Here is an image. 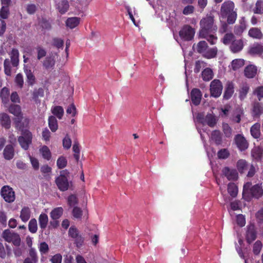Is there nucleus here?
I'll use <instances>...</instances> for the list:
<instances>
[{
	"mask_svg": "<svg viewBox=\"0 0 263 263\" xmlns=\"http://www.w3.org/2000/svg\"><path fill=\"white\" fill-rule=\"evenodd\" d=\"M237 14L236 11L232 12L228 14L227 15L222 16L223 17H227V23L229 24H233L237 18Z\"/></svg>",
	"mask_w": 263,
	"mask_h": 263,
	"instance_id": "obj_53",
	"label": "nucleus"
},
{
	"mask_svg": "<svg viewBox=\"0 0 263 263\" xmlns=\"http://www.w3.org/2000/svg\"><path fill=\"white\" fill-rule=\"evenodd\" d=\"M67 202L70 206H74L78 203V199L76 195L71 194L67 198Z\"/></svg>",
	"mask_w": 263,
	"mask_h": 263,
	"instance_id": "obj_60",
	"label": "nucleus"
},
{
	"mask_svg": "<svg viewBox=\"0 0 263 263\" xmlns=\"http://www.w3.org/2000/svg\"><path fill=\"white\" fill-rule=\"evenodd\" d=\"M9 111L13 115H22L21 106L16 104L11 105L9 107Z\"/></svg>",
	"mask_w": 263,
	"mask_h": 263,
	"instance_id": "obj_46",
	"label": "nucleus"
},
{
	"mask_svg": "<svg viewBox=\"0 0 263 263\" xmlns=\"http://www.w3.org/2000/svg\"><path fill=\"white\" fill-rule=\"evenodd\" d=\"M196 120L203 125L206 124L211 127L216 124L218 120L216 116H196Z\"/></svg>",
	"mask_w": 263,
	"mask_h": 263,
	"instance_id": "obj_11",
	"label": "nucleus"
},
{
	"mask_svg": "<svg viewBox=\"0 0 263 263\" xmlns=\"http://www.w3.org/2000/svg\"><path fill=\"white\" fill-rule=\"evenodd\" d=\"M248 53L251 55H260L263 53V45L259 43H254L251 46Z\"/></svg>",
	"mask_w": 263,
	"mask_h": 263,
	"instance_id": "obj_19",
	"label": "nucleus"
},
{
	"mask_svg": "<svg viewBox=\"0 0 263 263\" xmlns=\"http://www.w3.org/2000/svg\"><path fill=\"white\" fill-rule=\"evenodd\" d=\"M216 32H208L199 33V35L201 38L205 39L209 42L211 45H214L217 41V37L210 33H214Z\"/></svg>",
	"mask_w": 263,
	"mask_h": 263,
	"instance_id": "obj_24",
	"label": "nucleus"
},
{
	"mask_svg": "<svg viewBox=\"0 0 263 263\" xmlns=\"http://www.w3.org/2000/svg\"><path fill=\"white\" fill-rule=\"evenodd\" d=\"M1 195L4 200L8 203H12L15 199L14 191L8 185H5L2 187Z\"/></svg>",
	"mask_w": 263,
	"mask_h": 263,
	"instance_id": "obj_8",
	"label": "nucleus"
},
{
	"mask_svg": "<svg viewBox=\"0 0 263 263\" xmlns=\"http://www.w3.org/2000/svg\"><path fill=\"white\" fill-rule=\"evenodd\" d=\"M36 50L37 52V59L38 60H40L46 57L47 52L43 47L38 46L36 47Z\"/></svg>",
	"mask_w": 263,
	"mask_h": 263,
	"instance_id": "obj_58",
	"label": "nucleus"
},
{
	"mask_svg": "<svg viewBox=\"0 0 263 263\" xmlns=\"http://www.w3.org/2000/svg\"><path fill=\"white\" fill-rule=\"evenodd\" d=\"M15 127L20 130L23 131L24 128L27 127L29 124V120L26 116H16L14 119Z\"/></svg>",
	"mask_w": 263,
	"mask_h": 263,
	"instance_id": "obj_13",
	"label": "nucleus"
},
{
	"mask_svg": "<svg viewBox=\"0 0 263 263\" xmlns=\"http://www.w3.org/2000/svg\"><path fill=\"white\" fill-rule=\"evenodd\" d=\"M236 167L240 173H243L249 167L247 162L243 159L239 160L236 164Z\"/></svg>",
	"mask_w": 263,
	"mask_h": 263,
	"instance_id": "obj_36",
	"label": "nucleus"
},
{
	"mask_svg": "<svg viewBox=\"0 0 263 263\" xmlns=\"http://www.w3.org/2000/svg\"><path fill=\"white\" fill-rule=\"evenodd\" d=\"M55 55H57V53L55 55L51 53L45 58L43 62V66L45 69L49 70L54 68L55 64Z\"/></svg>",
	"mask_w": 263,
	"mask_h": 263,
	"instance_id": "obj_16",
	"label": "nucleus"
},
{
	"mask_svg": "<svg viewBox=\"0 0 263 263\" xmlns=\"http://www.w3.org/2000/svg\"><path fill=\"white\" fill-rule=\"evenodd\" d=\"M10 60L6 59L4 62V72L6 75L10 76L11 74V64L13 67H17L19 63V52L17 49L13 48L10 53Z\"/></svg>",
	"mask_w": 263,
	"mask_h": 263,
	"instance_id": "obj_2",
	"label": "nucleus"
},
{
	"mask_svg": "<svg viewBox=\"0 0 263 263\" xmlns=\"http://www.w3.org/2000/svg\"><path fill=\"white\" fill-rule=\"evenodd\" d=\"M27 81L28 85L32 86L35 82V78L31 70H26L25 71Z\"/></svg>",
	"mask_w": 263,
	"mask_h": 263,
	"instance_id": "obj_47",
	"label": "nucleus"
},
{
	"mask_svg": "<svg viewBox=\"0 0 263 263\" xmlns=\"http://www.w3.org/2000/svg\"><path fill=\"white\" fill-rule=\"evenodd\" d=\"M67 160L64 156H60L57 161V165L58 168L63 169L66 166Z\"/></svg>",
	"mask_w": 263,
	"mask_h": 263,
	"instance_id": "obj_54",
	"label": "nucleus"
},
{
	"mask_svg": "<svg viewBox=\"0 0 263 263\" xmlns=\"http://www.w3.org/2000/svg\"><path fill=\"white\" fill-rule=\"evenodd\" d=\"M1 125L6 129L10 127L11 121L10 116H1L0 119Z\"/></svg>",
	"mask_w": 263,
	"mask_h": 263,
	"instance_id": "obj_55",
	"label": "nucleus"
},
{
	"mask_svg": "<svg viewBox=\"0 0 263 263\" xmlns=\"http://www.w3.org/2000/svg\"><path fill=\"white\" fill-rule=\"evenodd\" d=\"M200 30L199 33L208 32H216L217 27L214 23V16L207 14L200 22Z\"/></svg>",
	"mask_w": 263,
	"mask_h": 263,
	"instance_id": "obj_3",
	"label": "nucleus"
},
{
	"mask_svg": "<svg viewBox=\"0 0 263 263\" xmlns=\"http://www.w3.org/2000/svg\"><path fill=\"white\" fill-rule=\"evenodd\" d=\"M257 67L254 65H249L246 67L244 74L246 77L249 79L253 78L257 73Z\"/></svg>",
	"mask_w": 263,
	"mask_h": 263,
	"instance_id": "obj_21",
	"label": "nucleus"
},
{
	"mask_svg": "<svg viewBox=\"0 0 263 263\" xmlns=\"http://www.w3.org/2000/svg\"><path fill=\"white\" fill-rule=\"evenodd\" d=\"M253 112L254 115H261L263 114V105L262 104L256 102L253 106Z\"/></svg>",
	"mask_w": 263,
	"mask_h": 263,
	"instance_id": "obj_43",
	"label": "nucleus"
},
{
	"mask_svg": "<svg viewBox=\"0 0 263 263\" xmlns=\"http://www.w3.org/2000/svg\"><path fill=\"white\" fill-rule=\"evenodd\" d=\"M38 256L37 253L34 248H30L29 250V256L24 260V263H37Z\"/></svg>",
	"mask_w": 263,
	"mask_h": 263,
	"instance_id": "obj_22",
	"label": "nucleus"
},
{
	"mask_svg": "<svg viewBox=\"0 0 263 263\" xmlns=\"http://www.w3.org/2000/svg\"><path fill=\"white\" fill-rule=\"evenodd\" d=\"M234 92V86L233 82L228 81L226 85L223 98L225 100L230 99Z\"/></svg>",
	"mask_w": 263,
	"mask_h": 263,
	"instance_id": "obj_20",
	"label": "nucleus"
},
{
	"mask_svg": "<svg viewBox=\"0 0 263 263\" xmlns=\"http://www.w3.org/2000/svg\"><path fill=\"white\" fill-rule=\"evenodd\" d=\"M15 82L16 84L20 88H22L24 85V79L22 74L18 73L15 78Z\"/></svg>",
	"mask_w": 263,
	"mask_h": 263,
	"instance_id": "obj_63",
	"label": "nucleus"
},
{
	"mask_svg": "<svg viewBox=\"0 0 263 263\" xmlns=\"http://www.w3.org/2000/svg\"><path fill=\"white\" fill-rule=\"evenodd\" d=\"M248 35L254 39H260L262 36V33L260 30L258 28H252L248 32Z\"/></svg>",
	"mask_w": 263,
	"mask_h": 263,
	"instance_id": "obj_33",
	"label": "nucleus"
},
{
	"mask_svg": "<svg viewBox=\"0 0 263 263\" xmlns=\"http://www.w3.org/2000/svg\"><path fill=\"white\" fill-rule=\"evenodd\" d=\"M195 29L189 25H184L179 32L180 38L185 41H191L194 36Z\"/></svg>",
	"mask_w": 263,
	"mask_h": 263,
	"instance_id": "obj_7",
	"label": "nucleus"
},
{
	"mask_svg": "<svg viewBox=\"0 0 263 263\" xmlns=\"http://www.w3.org/2000/svg\"><path fill=\"white\" fill-rule=\"evenodd\" d=\"M69 7V2L67 0H61L58 4V9L61 14L65 13Z\"/></svg>",
	"mask_w": 263,
	"mask_h": 263,
	"instance_id": "obj_28",
	"label": "nucleus"
},
{
	"mask_svg": "<svg viewBox=\"0 0 263 263\" xmlns=\"http://www.w3.org/2000/svg\"><path fill=\"white\" fill-rule=\"evenodd\" d=\"M246 28V24L240 22L239 25H235L234 28V33L237 35H240Z\"/></svg>",
	"mask_w": 263,
	"mask_h": 263,
	"instance_id": "obj_44",
	"label": "nucleus"
},
{
	"mask_svg": "<svg viewBox=\"0 0 263 263\" xmlns=\"http://www.w3.org/2000/svg\"><path fill=\"white\" fill-rule=\"evenodd\" d=\"M39 251L42 254H46L49 250L48 244L45 242H42L40 244Z\"/></svg>",
	"mask_w": 263,
	"mask_h": 263,
	"instance_id": "obj_62",
	"label": "nucleus"
},
{
	"mask_svg": "<svg viewBox=\"0 0 263 263\" xmlns=\"http://www.w3.org/2000/svg\"><path fill=\"white\" fill-rule=\"evenodd\" d=\"M2 237L8 242H12L16 247L21 245V239L20 235L14 232H12L9 229L5 230L2 233Z\"/></svg>",
	"mask_w": 263,
	"mask_h": 263,
	"instance_id": "obj_5",
	"label": "nucleus"
},
{
	"mask_svg": "<svg viewBox=\"0 0 263 263\" xmlns=\"http://www.w3.org/2000/svg\"><path fill=\"white\" fill-rule=\"evenodd\" d=\"M228 192L233 198L237 196L238 194V187L234 183H229L228 185Z\"/></svg>",
	"mask_w": 263,
	"mask_h": 263,
	"instance_id": "obj_40",
	"label": "nucleus"
},
{
	"mask_svg": "<svg viewBox=\"0 0 263 263\" xmlns=\"http://www.w3.org/2000/svg\"><path fill=\"white\" fill-rule=\"evenodd\" d=\"M254 94L256 95L258 100L260 101L263 98V86L256 87L254 91Z\"/></svg>",
	"mask_w": 263,
	"mask_h": 263,
	"instance_id": "obj_64",
	"label": "nucleus"
},
{
	"mask_svg": "<svg viewBox=\"0 0 263 263\" xmlns=\"http://www.w3.org/2000/svg\"><path fill=\"white\" fill-rule=\"evenodd\" d=\"M208 45L207 43L204 41L199 42L196 46V50L199 53L202 54V56L208 49Z\"/></svg>",
	"mask_w": 263,
	"mask_h": 263,
	"instance_id": "obj_35",
	"label": "nucleus"
},
{
	"mask_svg": "<svg viewBox=\"0 0 263 263\" xmlns=\"http://www.w3.org/2000/svg\"><path fill=\"white\" fill-rule=\"evenodd\" d=\"M10 91L8 88L3 87L0 92V98L2 103L5 106L9 105V103Z\"/></svg>",
	"mask_w": 263,
	"mask_h": 263,
	"instance_id": "obj_23",
	"label": "nucleus"
},
{
	"mask_svg": "<svg viewBox=\"0 0 263 263\" xmlns=\"http://www.w3.org/2000/svg\"><path fill=\"white\" fill-rule=\"evenodd\" d=\"M213 71L209 68L204 69L201 73L202 79L205 81H209L213 78Z\"/></svg>",
	"mask_w": 263,
	"mask_h": 263,
	"instance_id": "obj_42",
	"label": "nucleus"
},
{
	"mask_svg": "<svg viewBox=\"0 0 263 263\" xmlns=\"http://www.w3.org/2000/svg\"><path fill=\"white\" fill-rule=\"evenodd\" d=\"M52 45L58 49L63 48L64 40L58 37H54L52 39Z\"/></svg>",
	"mask_w": 263,
	"mask_h": 263,
	"instance_id": "obj_57",
	"label": "nucleus"
},
{
	"mask_svg": "<svg viewBox=\"0 0 263 263\" xmlns=\"http://www.w3.org/2000/svg\"><path fill=\"white\" fill-rule=\"evenodd\" d=\"M222 172L229 180H236L238 178V173L235 169H231L226 166L222 169Z\"/></svg>",
	"mask_w": 263,
	"mask_h": 263,
	"instance_id": "obj_17",
	"label": "nucleus"
},
{
	"mask_svg": "<svg viewBox=\"0 0 263 263\" xmlns=\"http://www.w3.org/2000/svg\"><path fill=\"white\" fill-rule=\"evenodd\" d=\"M202 94L198 88H193L190 93V98L193 104L197 106L200 104Z\"/></svg>",
	"mask_w": 263,
	"mask_h": 263,
	"instance_id": "obj_14",
	"label": "nucleus"
},
{
	"mask_svg": "<svg viewBox=\"0 0 263 263\" xmlns=\"http://www.w3.org/2000/svg\"><path fill=\"white\" fill-rule=\"evenodd\" d=\"M243 41L242 39H235L230 46V50L233 53H238L241 51L243 48Z\"/></svg>",
	"mask_w": 263,
	"mask_h": 263,
	"instance_id": "obj_18",
	"label": "nucleus"
},
{
	"mask_svg": "<svg viewBox=\"0 0 263 263\" xmlns=\"http://www.w3.org/2000/svg\"><path fill=\"white\" fill-rule=\"evenodd\" d=\"M218 52V49L214 47L207 49L203 57L208 59H211L216 57Z\"/></svg>",
	"mask_w": 263,
	"mask_h": 263,
	"instance_id": "obj_30",
	"label": "nucleus"
},
{
	"mask_svg": "<svg viewBox=\"0 0 263 263\" xmlns=\"http://www.w3.org/2000/svg\"><path fill=\"white\" fill-rule=\"evenodd\" d=\"M72 150L74 152L73 157L76 159V162H78L80 159V149L79 147V144L78 142H74L72 146Z\"/></svg>",
	"mask_w": 263,
	"mask_h": 263,
	"instance_id": "obj_50",
	"label": "nucleus"
},
{
	"mask_svg": "<svg viewBox=\"0 0 263 263\" xmlns=\"http://www.w3.org/2000/svg\"><path fill=\"white\" fill-rule=\"evenodd\" d=\"M80 20V18L78 17H69L66 21V26L71 29H73L79 24Z\"/></svg>",
	"mask_w": 263,
	"mask_h": 263,
	"instance_id": "obj_31",
	"label": "nucleus"
},
{
	"mask_svg": "<svg viewBox=\"0 0 263 263\" xmlns=\"http://www.w3.org/2000/svg\"><path fill=\"white\" fill-rule=\"evenodd\" d=\"M69 174V172L67 170L61 171L60 176L55 179V183L61 191H67L71 184V182H69L67 179Z\"/></svg>",
	"mask_w": 263,
	"mask_h": 263,
	"instance_id": "obj_4",
	"label": "nucleus"
},
{
	"mask_svg": "<svg viewBox=\"0 0 263 263\" xmlns=\"http://www.w3.org/2000/svg\"><path fill=\"white\" fill-rule=\"evenodd\" d=\"M260 125L259 123H255L251 127V135L255 139L258 138L260 136Z\"/></svg>",
	"mask_w": 263,
	"mask_h": 263,
	"instance_id": "obj_38",
	"label": "nucleus"
},
{
	"mask_svg": "<svg viewBox=\"0 0 263 263\" xmlns=\"http://www.w3.org/2000/svg\"><path fill=\"white\" fill-rule=\"evenodd\" d=\"M263 195V189L260 184H256L252 186V183L248 182L243 185L242 196L246 200H249L251 197L256 199Z\"/></svg>",
	"mask_w": 263,
	"mask_h": 263,
	"instance_id": "obj_1",
	"label": "nucleus"
},
{
	"mask_svg": "<svg viewBox=\"0 0 263 263\" xmlns=\"http://www.w3.org/2000/svg\"><path fill=\"white\" fill-rule=\"evenodd\" d=\"M40 152L43 158L44 159L47 160H49L51 158V152L48 148V147L46 145L43 146L40 149Z\"/></svg>",
	"mask_w": 263,
	"mask_h": 263,
	"instance_id": "obj_37",
	"label": "nucleus"
},
{
	"mask_svg": "<svg viewBox=\"0 0 263 263\" xmlns=\"http://www.w3.org/2000/svg\"><path fill=\"white\" fill-rule=\"evenodd\" d=\"M245 65V61L242 59H235L232 62V67L234 70H237Z\"/></svg>",
	"mask_w": 263,
	"mask_h": 263,
	"instance_id": "obj_45",
	"label": "nucleus"
},
{
	"mask_svg": "<svg viewBox=\"0 0 263 263\" xmlns=\"http://www.w3.org/2000/svg\"><path fill=\"white\" fill-rule=\"evenodd\" d=\"M56 116H49L48 125L52 132H55L58 128V124ZM59 119H62V116H57Z\"/></svg>",
	"mask_w": 263,
	"mask_h": 263,
	"instance_id": "obj_26",
	"label": "nucleus"
},
{
	"mask_svg": "<svg viewBox=\"0 0 263 263\" xmlns=\"http://www.w3.org/2000/svg\"><path fill=\"white\" fill-rule=\"evenodd\" d=\"M39 221L40 228L42 229H45L47 227L48 221L47 215L45 213H42L39 216Z\"/></svg>",
	"mask_w": 263,
	"mask_h": 263,
	"instance_id": "obj_41",
	"label": "nucleus"
},
{
	"mask_svg": "<svg viewBox=\"0 0 263 263\" xmlns=\"http://www.w3.org/2000/svg\"><path fill=\"white\" fill-rule=\"evenodd\" d=\"M10 15L9 7L2 6L0 9V17L1 19H7Z\"/></svg>",
	"mask_w": 263,
	"mask_h": 263,
	"instance_id": "obj_49",
	"label": "nucleus"
},
{
	"mask_svg": "<svg viewBox=\"0 0 263 263\" xmlns=\"http://www.w3.org/2000/svg\"><path fill=\"white\" fill-rule=\"evenodd\" d=\"M28 229L31 233H35L37 230V221L35 218L31 219L28 223Z\"/></svg>",
	"mask_w": 263,
	"mask_h": 263,
	"instance_id": "obj_48",
	"label": "nucleus"
},
{
	"mask_svg": "<svg viewBox=\"0 0 263 263\" xmlns=\"http://www.w3.org/2000/svg\"><path fill=\"white\" fill-rule=\"evenodd\" d=\"M234 140L237 147L241 151H245L248 148L249 143L246 138L241 135H236Z\"/></svg>",
	"mask_w": 263,
	"mask_h": 263,
	"instance_id": "obj_15",
	"label": "nucleus"
},
{
	"mask_svg": "<svg viewBox=\"0 0 263 263\" xmlns=\"http://www.w3.org/2000/svg\"><path fill=\"white\" fill-rule=\"evenodd\" d=\"M235 40V36L232 33H226L222 38V43L224 45H229Z\"/></svg>",
	"mask_w": 263,
	"mask_h": 263,
	"instance_id": "obj_51",
	"label": "nucleus"
},
{
	"mask_svg": "<svg viewBox=\"0 0 263 263\" xmlns=\"http://www.w3.org/2000/svg\"><path fill=\"white\" fill-rule=\"evenodd\" d=\"M32 139L31 133L28 130H25L23 132V135L18 137V141L23 149L27 150L32 142Z\"/></svg>",
	"mask_w": 263,
	"mask_h": 263,
	"instance_id": "obj_9",
	"label": "nucleus"
},
{
	"mask_svg": "<svg viewBox=\"0 0 263 263\" xmlns=\"http://www.w3.org/2000/svg\"><path fill=\"white\" fill-rule=\"evenodd\" d=\"M234 3L231 1H226L222 5L220 8V13L222 16L227 15L228 14L235 11Z\"/></svg>",
	"mask_w": 263,
	"mask_h": 263,
	"instance_id": "obj_12",
	"label": "nucleus"
},
{
	"mask_svg": "<svg viewBox=\"0 0 263 263\" xmlns=\"http://www.w3.org/2000/svg\"><path fill=\"white\" fill-rule=\"evenodd\" d=\"M262 155V150L259 147H254L251 151V156L257 161L261 160Z\"/></svg>",
	"mask_w": 263,
	"mask_h": 263,
	"instance_id": "obj_29",
	"label": "nucleus"
},
{
	"mask_svg": "<svg viewBox=\"0 0 263 263\" xmlns=\"http://www.w3.org/2000/svg\"><path fill=\"white\" fill-rule=\"evenodd\" d=\"M211 138L217 145L222 143V136L219 130H214L211 134Z\"/></svg>",
	"mask_w": 263,
	"mask_h": 263,
	"instance_id": "obj_34",
	"label": "nucleus"
},
{
	"mask_svg": "<svg viewBox=\"0 0 263 263\" xmlns=\"http://www.w3.org/2000/svg\"><path fill=\"white\" fill-rule=\"evenodd\" d=\"M4 157L6 160L12 159L14 155V148L12 145H7L4 148L3 152Z\"/></svg>",
	"mask_w": 263,
	"mask_h": 263,
	"instance_id": "obj_25",
	"label": "nucleus"
},
{
	"mask_svg": "<svg viewBox=\"0 0 263 263\" xmlns=\"http://www.w3.org/2000/svg\"><path fill=\"white\" fill-rule=\"evenodd\" d=\"M30 209L27 206L23 208L20 213V218L22 221L24 222H27L30 219Z\"/></svg>",
	"mask_w": 263,
	"mask_h": 263,
	"instance_id": "obj_27",
	"label": "nucleus"
},
{
	"mask_svg": "<svg viewBox=\"0 0 263 263\" xmlns=\"http://www.w3.org/2000/svg\"><path fill=\"white\" fill-rule=\"evenodd\" d=\"M63 210L62 207H58L54 209L50 213V217L53 220L59 219L62 215Z\"/></svg>",
	"mask_w": 263,
	"mask_h": 263,
	"instance_id": "obj_39",
	"label": "nucleus"
},
{
	"mask_svg": "<svg viewBox=\"0 0 263 263\" xmlns=\"http://www.w3.org/2000/svg\"><path fill=\"white\" fill-rule=\"evenodd\" d=\"M249 89L250 87L247 84L242 85L239 90V98L241 100H243L246 97Z\"/></svg>",
	"mask_w": 263,
	"mask_h": 263,
	"instance_id": "obj_52",
	"label": "nucleus"
},
{
	"mask_svg": "<svg viewBox=\"0 0 263 263\" xmlns=\"http://www.w3.org/2000/svg\"><path fill=\"white\" fill-rule=\"evenodd\" d=\"M44 95V89L42 88H39V89H35L33 90L32 98L35 103H38L40 102L39 98L43 97Z\"/></svg>",
	"mask_w": 263,
	"mask_h": 263,
	"instance_id": "obj_32",
	"label": "nucleus"
},
{
	"mask_svg": "<svg viewBox=\"0 0 263 263\" xmlns=\"http://www.w3.org/2000/svg\"><path fill=\"white\" fill-rule=\"evenodd\" d=\"M254 12L256 14H262L263 13V1L261 0H258L255 4V7L254 10Z\"/></svg>",
	"mask_w": 263,
	"mask_h": 263,
	"instance_id": "obj_59",
	"label": "nucleus"
},
{
	"mask_svg": "<svg viewBox=\"0 0 263 263\" xmlns=\"http://www.w3.org/2000/svg\"><path fill=\"white\" fill-rule=\"evenodd\" d=\"M222 89L223 85L219 80L214 79L211 82L210 91L211 97L215 98L219 97L222 93Z\"/></svg>",
	"mask_w": 263,
	"mask_h": 263,
	"instance_id": "obj_6",
	"label": "nucleus"
},
{
	"mask_svg": "<svg viewBox=\"0 0 263 263\" xmlns=\"http://www.w3.org/2000/svg\"><path fill=\"white\" fill-rule=\"evenodd\" d=\"M262 247V242L260 240H257L253 245V252L255 255L259 254Z\"/></svg>",
	"mask_w": 263,
	"mask_h": 263,
	"instance_id": "obj_56",
	"label": "nucleus"
},
{
	"mask_svg": "<svg viewBox=\"0 0 263 263\" xmlns=\"http://www.w3.org/2000/svg\"><path fill=\"white\" fill-rule=\"evenodd\" d=\"M257 238V231L254 224H250L247 227L246 240L248 243L251 244Z\"/></svg>",
	"mask_w": 263,
	"mask_h": 263,
	"instance_id": "obj_10",
	"label": "nucleus"
},
{
	"mask_svg": "<svg viewBox=\"0 0 263 263\" xmlns=\"http://www.w3.org/2000/svg\"><path fill=\"white\" fill-rule=\"evenodd\" d=\"M217 156L219 159H225L229 157L230 153L227 149L223 148L218 152Z\"/></svg>",
	"mask_w": 263,
	"mask_h": 263,
	"instance_id": "obj_61",
	"label": "nucleus"
}]
</instances>
